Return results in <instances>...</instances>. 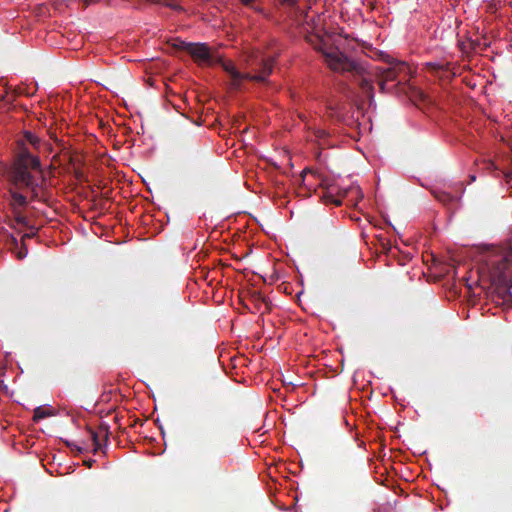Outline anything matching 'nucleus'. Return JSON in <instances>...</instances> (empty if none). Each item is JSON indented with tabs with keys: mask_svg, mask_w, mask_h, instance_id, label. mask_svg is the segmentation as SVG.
<instances>
[{
	"mask_svg": "<svg viewBox=\"0 0 512 512\" xmlns=\"http://www.w3.org/2000/svg\"><path fill=\"white\" fill-rule=\"evenodd\" d=\"M181 49L186 51L199 65L211 66L220 63L223 69L231 76L232 84L238 87L242 80L265 81L271 73L273 59L271 56H264L259 50H251L243 58V62L251 72L242 73L236 69L231 61H224L220 56L214 55L204 43H181Z\"/></svg>",
	"mask_w": 512,
	"mask_h": 512,
	"instance_id": "f257e3e1",
	"label": "nucleus"
},
{
	"mask_svg": "<svg viewBox=\"0 0 512 512\" xmlns=\"http://www.w3.org/2000/svg\"><path fill=\"white\" fill-rule=\"evenodd\" d=\"M39 169V160L29 153L24 152L9 173V179L12 185L10 188L11 206L15 212L16 220L19 223H24V218L18 215V209L26 204V199L29 195L31 197L38 196L37 183L30 170L39 172Z\"/></svg>",
	"mask_w": 512,
	"mask_h": 512,
	"instance_id": "f03ea898",
	"label": "nucleus"
},
{
	"mask_svg": "<svg viewBox=\"0 0 512 512\" xmlns=\"http://www.w3.org/2000/svg\"><path fill=\"white\" fill-rule=\"evenodd\" d=\"M320 16L311 18L307 21V25L311 28L310 34L307 36V40L315 47V49L321 51L325 57V61L328 66L335 71H350L355 68L353 62H351L338 48H331L330 44L332 39L330 35L322 34L320 29Z\"/></svg>",
	"mask_w": 512,
	"mask_h": 512,
	"instance_id": "7ed1b4c3",
	"label": "nucleus"
},
{
	"mask_svg": "<svg viewBox=\"0 0 512 512\" xmlns=\"http://www.w3.org/2000/svg\"><path fill=\"white\" fill-rule=\"evenodd\" d=\"M482 261L494 270L495 276L501 277L512 263V252L504 248L486 246L483 248Z\"/></svg>",
	"mask_w": 512,
	"mask_h": 512,
	"instance_id": "20e7f679",
	"label": "nucleus"
},
{
	"mask_svg": "<svg viewBox=\"0 0 512 512\" xmlns=\"http://www.w3.org/2000/svg\"><path fill=\"white\" fill-rule=\"evenodd\" d=\"M408 69L407 65L402 62H393L390 67L383 70V78L385 81L394 80L398 73L405 72Z\"/></svg>",
	"mask_w": 512,
	"mask_h": 512,
	"instance_id": "39448f33",
	"label": "nucleus"
},
{
	"mask_svg": "<svg viewBox=\"0 0 512 512\" xmlns=\"http://www.w3.org/2000/svg\"><path fill=\"white\" fill-rule=\"evenodd\" d=\"M52 415V410L45 407H37L34 410V420L39 421Z\"/></svg>",
	"mask_w": 512,
	"mask_h": 512,
	"instance_id": "423d86ee",
	"label": "nucleus"
},
{
	"mask_svg": "<svg viewBox=\"0 0 512 512\" xmlns=\"http://www.w3.org/2000/svg\"><path fill=\"white\" fill-rule=\"evenodd\" d=\"M315 178L316 177V173L312 170H304L303 171V174H302V181L304 183L305 186H307L309 189H311L312 187H314L312 185V183L310 182V178Z\"/></svg>",
	"mask_w": 512,
	"mask_h": 512,
	"instance_id": "0eeeda50",
	"label": "nucleus"
},
{
	"mask_svg": "<svg viewBox=\"0 0 512 512\" xmlns=\"http://www.w3.org/2000/svg\"><path fill=\"white\" fill-rule=\"evenodd\" d=\"M25 137H26L27 141H28L29 143H31L32 145H34V146H35V145L38 143V141H39V140H38V138H37L34 134H32V133H26Z\"/></svg>",
	"mask_w": 512,
	"mask_h": 512,
	"instance_id": "6e6552de",
	"label": "nucleus"
},
{
	"mask_svg": "<svg viewBox=\"0 0 512 512\" xmlns=\"http://www.w3.org/2000/svg\"><path fill=\"white\" fill-rule=\"evenodd\" d=\"M91 439L93 440V443L95 445V450H97L100 447V443L98 441V436L95 432L90 433Z\"/></svg>",
	"mask_w": 512,
	"mask_h": 512,
	"instance_id": "1a4fd4ad",
	"label": "nucleus"
},
{
	"mask_svg": "<svg viewBox=\"0 0 512 512\" xmlns=\"http://www.w3.org/2000/svg\"><path fill=\"white\" fill-rule=\"evenodd\" d=\"M361 85L363 88L367 89L368 91L371 89L370 83L366 79L363 80Z\"/></svg>",
	"mask_w": 512,
	"mask_h": 512,
	"instance_id": "9d476101",
	"label": "nucleus"
},
{
	"mask_svg": "<svg viewBox=\"0 0 512 512\" xmlns=\"http://www.w3.org/2000/svg\"><path fill=\"white\" fill-rule=\"evenodd\" d=\"M316 135H317V137L322 138L326 135V132L324 130L318 129L316 131Z\"/></svg>",
	"mask_w": 512,
	"mask_h": 512,
	"instance_id": "9b49d317",
	"label": "nucleus"
},
{
	"mask_svg": "<svg viewBox=\"0 0 512 512\" xmlns=\"http://www.w3.org/2000/svg\"><path fill=\"white\" fill-rule=\"evenodd\" d=\"M245 5H250L253 0H240Z\"/></svg>",
	"mask_w": 512,
	"mask_h": 512,
	"instance_id": "f8f14e48",
	"label": "nucleus"
},
{
	"mask_svg": "<svg viewBox=\"0 0 512 512\" xmlns=\"http://www.w3.org/2000/svg\"><path fill=\"white\" fill-rule=\"evenodd\" d=\"M507 178H512V172L506 173Z\"/></svg>",
	"mask_w": 512,
	"mask_h": 512,
	"instance_id": "ddd939ff",
	"label": "nucleus"
},
{
	"mask_svg": "<svg viewBox=\"0 0 512 512\" xmlns=\"http://www.w3.org/2000/svg\"><path fill=\"white\" fill-rule=\"evenodd\" d=\"M24 256H25V254H22L21 252L18 254L19 258H23Z\"/></svg>",
	"mask_w": 512,
	"mask_h": 512,
	"instance_id": "4468645a",
	"label": "nucleus"
}]
</instances>
